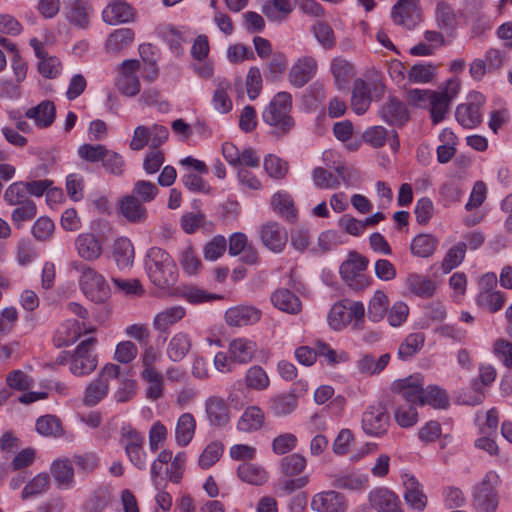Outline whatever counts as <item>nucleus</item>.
<instances>
[{
  "mask_svg": "<svg viewBox=\"0 0 512 512\" xmlns=\"http://www.w3.org/2000/svg\"><path fill=\"white\" fill-rule=\"evenodd\" d=\"M145 270L150 281L158 288L166 289L177 281V267L168 252L152 247L145 256Z\"/></svg>",
  "mask_w": 512,
  "mask_h": 512,
  "instance_id": "obj_1",
  "label": "nucleus"
},
{
  "mask_svg": "<svg viewBox=\"0 0 512 512\" xmlns=\"http://www.w3.org/2000/svg\"><path fill=\"white\" fill-rule=\"evenodd\" d=\"M292 96L290 93L278 92L264 108L263 121L273 128L277 136L289 134L295 127L294 118L291 116Z\"/></svg>",
  "mask_w": 512,
  "mask_h": 512,
  "instance_id": "obj_2",
  "label": "nucleus"
},
{
  "mask_svg": "<svg viewBox=\"0 0 512 512\" xmlns=\"http://www.w3.org/2000/svg\"><path fill=\"white\" fill-rule=\"evenodd\" d=\"M307 466V459L299 453H293L281 458L279 462V473L277 487L285 495L300 490L308 485V475L300 474Z\"/></svg>",
  "mask_w": 512,
  "mask_h": 512,
  "instance_id": "obj_3",
  "label": "nucleus"
},
{
  "mask_svg": "<svg viewBox=\"0 0 512 512\" xmlns=\"http://www.w3.org/2000/svg\"><path fill=\"white\" fill-rule=\"evenodd\" d=\"M70 267L80 274V289L89 300L95 303H103L108 299L110 289L100 273L79 260L72 261Z\"/></svg>",
  "mask_w": 512,
  "mask_h": 512,
  "instance_id": "obj_4",
  "label": "nucleus"
},
{
  "mask_svg": "<svg viewBox=\"0 0 512 512\" xmlns=\"http://www.w3.org/2000/svg\"><path fill=\"white\" fill-rule=\"evenodd\" d=\"M501 479L494 470L485 473L482 480L473 487L472 506L476 512H496L499 505L497 487Z\"/></svg>",
  "mask_w": 512,
  "mask_h": 512,
  "instance_id": "obj_5",
  "label": "nucleus"
},
{
  "mask_svg": "<svg viewBox=\"0 0 512 512\" xmlns=\"http://www.w3.org/2000/svg\"><path fill=\"white\" fill-rule=\"evenodd\" d=\"M120 367L113 363H107L99 372L97 378L92 380L85 388L82 403L87 407H94L108 394L110 382L118 379Z\"/></svg>",
  "mask_w": 512,
  "mask_h": 512,
  "instance_id": "obj_6",
  "label": "nucleus"
},
{
  "mask_svg": "<svg viewBox=\"0 0 512 512\" xmlns=\"http://www.w3.org/2000/svg\"><path fill=\"white\" fill-rule=\"evenodd\" d=\"M368 259L357 252H351L339 269L342 279L355 291H361L370 285L371 279L364 271L368 266Z\"/></svg>",
  "mask_w": 512,
  "mask_h": 512,
  "instance_id": "obj_7",
  "label": "nucleus"
},
{
  "mask_svg": "<svg viewBox=\"0 0 512 512\" xmlns=\"http://www.w3.org/2000/svg\"><path fill=\"white\" fill-rule=\"evenodd\" d=\"M390 415L386 404L378 401L367 406L362 413L361 428L363 432L374 438L384 436L389 429Z\"/></svg>",
  "mask_w": 512,
  "mask_h": 512,
  "instance_id": "obj_8",
  "label": "nucleus"
},
{
  "mask_svg": "<svg viewBox=\"0 0 512 512\" xmlns=\"http://www.w3.org/2000/svg\"><path fill=\"white\" fill-rule=\"evenodd\" d=\"M460 83L456 79L448 80L439 91H432L428 104L434 124L441 122L448 112L451 101L457 96Z\"/></svg>",
  "mask_w": 512,
  "mask_h": 512,
  "instance_id": "obj_9",
  "label": "nucleus"
},
{
  "mask_svg": "<svg viewBox=\"0 0 512 512\" xmlns=\"http://www.w3.org/2000/svg\"><path fill=\"white\" fill-rule=\"evenodd\" d=\"M96 339L91 337L82 341L72 355L70 371L76 376H83L91 373L97 366V360L92 353V347Z\"/></svg>",
  "mask_w": 512,
  "mask_h": 512,
  "instance_id": "obj_10",
  "label": "nucleus"
},
{
  "mask_svg": "<svg viewBox=\"0 0 512 512\" xmlns=\"http://www.w3.org/2000/svg\"><path fill=\"white\" fill-rule=\"evenodd\" d=\"M391 18L396 25L413 29L421 21L419 0H398L392 8Z\"/></svg>",
  "mask_w": 512,
  "mask_h": 512,
  "instance_id": "obj_11",
  "label": "nucleus"
},
{
  "mask_svg": "<svg viewBox=\"0 0 512 512\" xmlns=\"http://www.w3.org/2000/svg\"><path fill=\"white\" fill-rule=\"evenodd\" d=\"M139 67V61L133 59L124 60L120 65V76L116 85L118 90L128 97L135 96L140 92V82L136 75Z\"/></svg>",
  "mask_w": 512,
  "mask_h": 512,
  "instance_id": "obj_12",
  "label": "nucleus"
},
{
  "mask_svg": "<svg viewBox=\"0 0 512 512\" xmlns=\"http://www.w3.org/2000/svg\"><path fill=\"white\" fill-rule=\"evenodd\" d=\"M92 10L89 0H68L64 4L63 13L70 25L78 29H87Z\"/></svg>",
  "mask_w": 512,
  "mask_h": 512,
  "instance_id": "obj_13",
  "label": "nucleus"
},
{
  "mask_svg": "<svg viewBox=\"0 0 512 512\" xmlns=\"http://www.w3.org/2000/svg\"><path fill=\"white\" fill-rule=\"evenodd\" d=\"M310 505L315 512H346L347 510L345 496L334 490L316 493Z\"/></svg>",
  "mask_w": 512,
  "mask_h": 512,
  "instance_id": "obj_14",
  "label": "nucleus"
},
{
  "mask_svg": "<svg viewBox=\"0 0 512 512\" xmlns=\"http://www.w3.org/2000/svg\"><path fill=\"white\" fill-rule=\"evenodd\" d=\"M317 60L312 56H303L290 68L288 79L292 86L301 88L317 73Z\"/></svg>",
  "mask_w": 512,
  "mask_h": 512,
  "instance_id": "obj_15",
  "label": "nucleus"
},
{
  "mask_svg": "<svg viewBox=\"0 0 512 512\" xmlns=\"http://www.w3.org/2000/svg\"><path fill=\"white\" fill-rule=\"evenodd\" d=\"M74 245L78 256L88 262L98 260L103 254V241L91 232L80 233Z\"/></svg>",
  "mask_w": 512,
  "mask_h": 512,
  "instance_id": "obj_16",
  "label": "nucleus"
},
{
  "mask_svg": "<svg viewBox=\"0 0 512 512\" xmlns=\"http://www.w3.org/2000/svg\"><path fill=\"white\" fill-rule=\"evenodd\" d=\"M260 237L264 246L274 253L282 252L288 239L286 229L273 221L261 227Z\"/></svg>",
  "mask_w": 512,
  "mask_h": 512,
  "instance_id": "obj_17",
  "label": "nucleus"
},
{
  "mask_svg": "<svg viewBox=\"0 0 512 512\" xmlns=\"http://www.w3.org/2000/svg\"><path fill=\"white\" fill-rule=\"evenodd\" d=\"M261 315V311L254 306L237 305L227 309L225 321L231 327H242L257 323Z\"/></svg>",
  "mask_w": 512,
  "mask_h": 512,
  "instance_id": "obj_18",
  "label": "nucleus"
},
{
  "mask_svg": "<svg viewBox=\"0 0 512 512\" xmlns=\"http://www.w3.org/2000/svg\"><path fill=\"white\" fill-rule=\"evenodd\" d=\"M135 9L123 0H111L102 12L103 21L109 25L133 21Z\"/></svg>",
  "mask_w": 512,
  "mask_h": 512,
  "instance_id": "obj_19",
  "label": "nucleus"
},
{
  "mask_svg": "<svg viewBox=\"0 0 512 512\" xmlns=\"http://www.w3.org/2000/svg\"><path fill=\"white\" fill-rule=\"evenodd\" d=\"M50 473L60 490H69L75 486V474L71 459L59 458L50 465Z\"/></svg>",
  "mask_w": 512,
  "mask_h": 512,
  "instance_id": "obj_20",
  "label": "nucleus"
},
{
  "mask_svg": "<svg viewBox=\"0 0 512 512\" xmlns=\"http://www.w3.org/2000/svg\"><path fill=\"white\" fill-rule=\"evenodd\" d=\"M118 210L121 216L132 224H143L148 219L146 207L135 195H126L118 203Z\"/></svg>",
  "mask_w": 512,
  "mask_h": 512,
  "instance_id": "obj_21",
  "label": "nucleus"
},
{
  "mask_svg": "<svg viewBox=\"0 0 512 512\" xmlns=\"http://www.w3.org/2000/svg\"><path fill=\"white\" fill-rule=\"evenodd\" d=\"M380 118L394 126H402L409 119L406 105L395 97H389L379 110Z\"/></svg>",
  "mask_w": 512,
  "mask_h": 512,
  "instance_id": "obj_22",
  "label": "nucleus"
},
{
  "mask_svg": "<svg viewBox=\"0 0 512 512\" xmlns=\"http://www.w3.org/2000/svg\"><path fill=\"white\" fill-rule=\"evenodd\" d=\"M369 503L379 512H401L398 496L387 488H377L369 493Z\"/></svg>",
  "mask_w": 512,
  "mask_h": 512,
  "instance_id": "obj_23",
  "label": "nucleus"
},
{
  "mask_svg": "<svg viewBox=\"0 0 512 512\" xmlns=\"http://www.w3.org/2000/svg\"><path fill=\"white\" fill-rule=\"evenodd\" d=\"M405 287L409 293L422 299L433 297L437 291V284L428 276L412 272L405 278Z\"/></svg>",
  "mask_w": 512,
  "mask_h": 512,
  "instance_id": "obj_24",
  "label": "nucleus"
},
{
  "mask_svg": "<svg viewBox=\"0 0 512 512\" xmlns=\"http://www.w3.org/2000/svg\"><path fill=\"white\" fill-rule=\"evenodd\" d=\"M403 485L406 503L417 511H423L427 506L428 499L423 492L421 483L413 475L405 474Z\"/></svg>",
  "mask_w": 512,
  "mask_h": 512,
  "instance_id": "obj_25",
  "label": "nucleus"
},
{
  "mask_svg": "<svg viewBox=\"0 0 512 512\" xmlns=\"http://www.w3.org/2000/svg\"><path fill=\"white\" fill-rule=\"evenodd\" d=\"M205 413L212 426L223 427L230 421V410L225 400L211 396L205 401Z\"/></svg>",
  "mask_w": 512,
  "mask_h": 512,
  "instance_id": "obj_26",
  "label": "nucleus"
},
{
  "mask_svg": "<svg viewBox=\"0 0 512 512\" xmlns=\"http://www.w3.org/2000/svg\"><path fill=\"white\" fill-rule=\"evenodd\" d=\"M397 388L401 397L411 405H422L423 379L420 375L409 376L397 382Z\"/></svg>",
  "mask_w": 512,
  "mask_h": 512,
  "instance_id": "obj_27",
  "label": "nucleus"
},
{
  "mask_svg": "<svg viewBox=\"0 0 512 512\" xmlns=\"http://www.w3.org/2000/svg\"><path fill=\"white\" fill-rule=\"evenodd\" d=\"M256 352V343L247 338H235L228 344V353L238 364H248L254 359Z\"/></svg>",
  "mask_w": 512,
  "mask_h": 512,
  "instance_id": "obj_28",
  "label": "nucleus"
},
{
  "mask_svg": "<svg viewBox=\"0 0 512 512\" xmlns=\"http://www.w3.org/2000/svg\"><path fill=\"white\" fill-rule=\"evenodd\" d=\"M192 339L186 332L179 331L169 340L166 348V355L172 362L182 361L190 352Z\"/></svg>",
  "mask_w": 512,
  "mask_h": 512,
  "instance_id": "obj_29",
  "label": "nucleus"
},
{
  "mask_svg": "<svg viewBox=\"0 0 512 512\" xmlns=\"http://www.w3.org/2000/svg\"><path fill=\"white\" fill-rule=\"evenodd\" d=\"M112 256L116 266L125 270L131 268L134 262V246L127 237H118L113 244Z\"/></svg>",
  "mask_w": 512,
  "mask_h": 512,
  "instance_id": "obj_30",
  "label": "nucleus"
},
{
  "mask_svg": "<svg viewBox=\"0 0 512 512\" xmlns=\"http://www.w3.org/2000/svg\"><path fill=\"white\" fill-rule=\"evenodd\" d=\"M186 315V309L177 305L157 313L153 319V328L160 333H167L170 327L181 321Z\"/></svg>",
  "mask_w": 512,
  "mask_h": 512,
  "instance_id": "obj_31",
  "label": "nucleus"
},
{
  "mask_svg": "<svg viewBox=\"0 0 512 512\" xmlns=\"http://www.w3.org/2000/svg\"><path fill=\"white\" fill-rule=\"evenodd\" d=\"M271 302L275 308L289 314H297L302 309L299 298L286 288H280L273 292Z\"/></svg>",
  "mask_w": 512,
  "mask_h": 512,
  "instance_id": "obj_32",
  "label": "nucleus"
},
{
  "mask_svg": "<svg viewBox=\"0 0 512 512\" xmlns=\"http://www.w3.org/2000/svg\"><path fill=\"white\" fill-rule=\"evenodd\" d=\"M25 116L34 120L38 127L47 128L54 122L56 116L55 105L49 100H44L37 106L28 109Z\"/></svg>",
  "mask_w": 512,
  "mask_h": 512,
  "instance_id": "obj_33",
  "label": "nucleus"
},
{
  "mask_svg": "<svg viewBox=\"0 0 512 512\" xmlns=\"http://www.w3.org/2000/svg\"><path fill=\"white\" fill-rule=\"evenodd\" d=\"M196 431V419L190 412L181 414L175 426V441L181 447H186L193 439Z\"/></svg>",
  "mask_w": 512,
  "mask_h": 512,
  "instance_id": "obj_34",
  "label": "nucleus"
},
{
  "mask_svg": "<svg viewBox=\"0 0 512 512\" xmlns=\"http://www.w3.org/2000/svg\"><path fill=\"white\" fill-rule=\"evenodd\" d=\"M370 86L363 79H356L353 84L351 107L358 114H364L371 103Z\"/></svg>",
  "mask_w": 512,
  "mask_h": 512,
  "instance_id": "obj_35",
  "label": "nucleus"
},
{
  "mask_svg": "<svg viewBox=\"0 0 512 512\" xmlns=\"http://www.w3.org/2000/svg\"><path fill=\"white\" fill-rule=\"evenodd\" d=\"M295 6L296 0H266L262 12L270 21L277 22L286 19Z\"/></svg>",
  "mask_w": 512,
  "mask_h": 512,
  "instance_id": "obj_36",
  "label": "nucleus"
},
{
  "mask_svg": "<svg viewBox=\"0 0 512 512\" xmlns=\"http://www.w3.org/2000/svg\"><path fill=\"white\" fill-rule=\"evenodd\" d=\"M330 68L339 90L344 89L354 76L353 65L343 57L333 58Z\"/></svg>",
  "mask_w": 512,
  "mask_h": 512,
  "instance_id": "obj_37",
  "label": "nucleus"
},
{
  "mask_svg": "<svg viewBox=\"0 0 512 512\" xmlns=\"http://www.w3.org/2000/svg\"><path fill=\"white\" fill-rule=\"evenodd\" d=\"M479 103H463L456 108V119L464 128H474L481 122Z\"/></svg>",
  "mask_w": 512,
  "mask_h": 512,
  "instance_id": "obj_38",
  "label": "nucleus"
},
{
  "mask_svg": "<svg viewBox=\"0 0 512 512\" xmlns=\"http://www.w3.org/2000/svg\"><path fill=\"white\" fill-rule=\"evenodd\" d=\"M389 360L390 355L388 353L382 354L378 359L371 354H364L357 360L356 365L361 374L372 376L383 371Z\"/></svg>",
  "mask_w": 512,
  "mask_h": 512,
  "instance_id": "obj_39",
  "label": "nucleus"
},
{
  "mask_svg": "<svg viewBox=\"0 0 512 512\" xmlns=\"http://www.w3.org/2000/svg\"><path fill=\"white\" fill-rule=\"evenodd\" d=\"M81 336L80 324L76 320H68L63 323L54 336L57 347H66L74 344Z\"/></svg>",
  "mask_w": 512,
  "mask_h": 512,
  "instance_id": "obj_40",
  "label": "nucleus"
},
{
  "mask_svg": "<svg viewBox=\"0 0 512 512\" xmlns=\"http://www.w3.org/2000/svg\"><path fill=\"white\" fill-rule=\"evenodd\" d=\"M438 247V239L431 234H419L410 244V251L415 257L428 258Z\"/></svg>",
  "mask_w": 512,
  "mask_h": 512,
  "instance_id": "obj_41",
  "label": "nucleus"
},
{
  "mask_svg": "<svg viewBox=\"0 0 512 512\" xmlns=\"http://www.w3.org/2000/svg\"><path fill=\"white\" fill-rule=\"evenodd\" d=\"M425 335L422 332L411 333L401 342L397 355L399 359L406 361L419 353L425 343Z\"/></svg>",
  "mask_w": 512,
  "mask_h": 512,
  "instance_id": "obj_42",
  "label": "nucleus"
},
{
  "mask_svg": "<svg viewBox=\"0 0 512 512\" xmlns=\"http://www.w3.org/2000/svg\"><path fill=\"white\" fill-rule=\"evenodd\" d=\"M134 39V32L130 28H120L112 32L106 42L105 48L109 53H118L128 47Z\"/></svg>",
  "mask_w": 512,
  "mask_h": 512,
  "instance_id": "obj_43",
  "label": "nucleus"
},
{
  "mask_svg": "<svg viewBox=\"0 0 512 512\" xmlns=\"http://www.w3.org/2000/svg\"><path fill=\"white\" fill-rule=\"evenodd\" d=\"M264 423V414L256 406L248 407L237 423V428L242 432H252L259 430Z\"/></svg>",
  "mask_w": 512,
  "mask_h": 512,
  "instance_id": "obj_44",
  "label": "nucleus"
},
{
  "mask_svg": "<svg viewBox=\"0 0 512 512\" xmlns=\"http://www.w3.org/2000/svg\"><path fill=\"white\" fill-rule=\"evenodd\" d=\"M477 305L491 313L499 311L505 303V295L498 290H482L476 297Z\"/></svg>",
  "mask_w": 512,
  "mask_h": 512,
  "instance_id": "obj_45",
  "label": "nucleus"
},
{
  "mask_svg": "<svg viewBox=\"0 0 512 512\" xmlns=\"http://www.w3.org/2000/svg\"><path fill=\"white\" fill-rule=\"evenodd\" d=\"M389 298L387 294L381 290L374 293L368 303V318L372 322L381 321L388 312Z\"/></svg>",
  "mask_w": 512,
  "mask_h": 512,
  "instance_id": "obj_46",
  "label": "nucleus"
},
{
  "mask_svg": "<svg viewBox=\"0 0 512 512\" xmlns=\"http://www.w3.org/2000/svg\"><path fill=\"white\" fill-rule=\"evenodd\" d=\"M231 84L226 79H218L217 87L213 94L212 103L219 113H228L232 109V101L228 96Z\"/></svg>",
  "mask_w": 512,
  "mask_h": 512,
  "instance_id": "obj_47",
  "label": "nucleus"
},
{
  "mask_svg": "<svg viewBox=\"0 0 512 512\" xmlns=\"http://www.w3.org/2000/svg\"><path fill=\"white\" fill-rule=\"evenodd\" d=\"M271 205L277 213L288 220H293L296 217V208L294 206L292 197L286 193L279 191L272 196Z\"/></svg>",
  "mask_w": 512,
  "mask_h": 512,
  "instance_id": "obj_48",
  "label": "nucleus"
},
{
  "mask_svg": "<svg viewBox=\"0 0 512 512\" xmlns=\"http://www.w3.org/2000/svg\"><path fill=\"white\" fill-rule=\"evenodd\" d=\"M430 405L436 409H446L449 406L447 392L436 385H430L423 391L422 405Z\"/></svg>",
  "mask_w": 512,
  "mask_h": 512,
  "instance_id": "obj_49",
  "label": "nucleus"
},
{
  "mask_svg": "<svg viewBox=\"0 0 512 512\" xmlns=\"http://www.w3.org/2000/svg\"><path fill=\"white\" fill-rule=\"evenodd\" d=\"M298 405L297 395L284 393L277 395L271 400L270 408L277 416H284L293 412Z\"/></svg>",
  "mask_w": 512,
  "mask_h": 512,
  "instance_id": "obj_50",
  "label": "nucleus"
},
{
  "mask_svg": "<svg viewBox=\"0 0 512 512\" xmlns=\"http://www.w3.org/2000/svg\"><path fill=\"white\" fill-rule=\"evenodd\" d=\"M237 474L242 481L253 485H262L267 480L264 469L247 462L239 465Z\"/></svg>",
  "mask_w": 512,
  "mask_h": 512,
  "instance_id": "obj_51",
  "label": "nucleus"
},
{
  "mask_svg": "<svg viewBox=\"0 0 512 512\" xmlns=\"http://www.w3.org/2000/svg\"><path fill=\"white\" fill-rule=\"evenodd\" d=\"M346 299L334 304L328 314V323L334 330H342L350 324Z\"/></svg>",
  "mask_w": 512,
  "mask_h": 512,
  "instance_id": "obj_52",
  "label": "nucleus"
},
{
  "mask_svg": "<svg viewBox=\"0 0 512 512\" xmlns=\"http://www.w3.org/2000/svg\"><path fill=\"white\" fill-rule=\"evenodd\" d=\"M269 383V377L261 366L254 365L246 371L245 384L248 388L262 391L269 386Z\"/></svg>",
  "mask_w": 512,
  "mask_h": 512,
  "instance_id": "obj_53",
  "label": "nucleus"
},
{
  "mask_svg": "<svg viewBox=\"0 0 512 512\" xmlns=\"http://www.w3.org/2000/svg\"><path fill=\"white\" fill-rule=\"evenodd\" d=\"M49 487V475L47 473H39L25 485L21 493V498L26 500L28 498L37 496L46 492Z\"/></svg>",
  "mask_w": 512,
  "mask_h": 512,
  "instance_id": "obj_54",
  "label": "nucleus"
},
{
  "mask_svg": "<svg viewBox=\"0 0 512 512\" xmlns=\"http://www.w3.org/2000/svg\"><path fill=\"white\" fill-rule=\"evenodd\" d=\"M367 481L366 475L352 473L335 477L332 486L339 489L360 491L365 489Z\"/></svg>",
  "mask_w": 512,
  "mask_h": 512,
  "instance_id": "obj_55",
  "label": "nucleus"
},
{
  "mask_svg": "<svg viewBox=\"0 0 512 512\" xmlns=\"http://www.w3.org/2000/svg\"><path fill=\"white\" fill-rule=\"evenodd\" d=\"M466 246L462 243H457L452 246L445 254L441 268L444 273H449L452 269L458 267L465 258Z\"/></svg>",
  "mask_w": 512,
  "mask_h": 512,
  "instance_id": "obj_56",
  "label": "nucleus"
},
{
  "mask_svg": "<svg viewBox=\"0 0 512 512\" xmlns=\"http://www.w3.org/2000/svg\"><path fill=\"white\" fill-rule=\"evenodd\" d=\"M36 214V204L30 200L16 205V208L11 213V220L17 228H21L24 222L32 220Z\"/></svg>",
  "mask_w": 512,
  "mask_h": 512,
  "instance_id": "obj_57",
  "label": "nucleus"
},
{
  "mask_svg": "<svg viewBox=\"0 0 512 512\" xmlns=\"http://www.w3.org/2000/svg\"><path fill=\"white\" fill-rule=\"evenodd\" d=\"M312 32L318 43L330 50L336 44V37L332 27L326 22H318L312 27Z\"/></svg>",
  "mask_w": 512,
  "mask_h": 512,
  "instance_id": "obj_58",
  "label": "nucleus"
},
{
  "mask_svg": "<svg viewBox=\"0 0 512 512\" xmlns=\"http://www.w3.org/2000/svg\"><path fill=\"white\" fill-rule=\"evenodd\" d=\"M36 431L43 436H59L62 433V427L59 419L53 415L41 416L35 424Z\"/></svg>",
  "mask_w": 512,
  "mask_h": 512,
  "instance_id": "obj_59",
  "label": "nucleus"
},
{
  "mask_svg": "<svg viewBox=\"0 0 512 512\" xmlns=\"http://www.w3.org/2000/svg\"><path fill=\"white\" fill-rule=\"evenodd\" d=\"M158 192L159 189L156 184L147 180H138L135 182L130 195H135V199L142 203H149L156 198Z\"/></svg>",
  "mask_w": 512,
  "mask_h": 512,
  "instance_id": "obj_60",
  "label": "nucleus"
},
{
  "mask_svg": "<svg viewBox=\"0 0 512 512\" xmlns=\"http://www.w3.org/2000/svg\"><path fill=\"white\" fill-rule=\"evenodd\" d=\"M264 169L273 179H283L288 173V163L281 158L269 154L264 159Z\"/></svg>",
  "mask_w": 512,
  "mask_h": 512,
  "instance_id": "obj_61",
  "label": "nucleus"
},
{
  "mask_svg": "<svg viewBox=\"0 0 512 512\" xmlns=\"http://www.w3.org/2000/svg\"><path fill=\"white\" fill-rule=\"evenodd\" d=\"M27 188L25 182H14L7 187L4 192V200L11 206L23 204L31 199L27 196Z\"/></svg>",
  "mask_w": 512,
  "mask_h": 512,
  "instance_id": "obj_62",
  "label": "nucleus"
},
{
  "mask_svg": "<svg viewBox=\"0 0 512 512\" xmlns=\"http://www.w3.org/2000/svg\"><path fill=\"white\" fill-rule=\"evenodd\" d=\"M223 445L221 442L214 441L209 443L200 454L198 463L203 469L213 466L222 456Z\"/></svg>",
  "mask_w": 512,
  "mask_h": 512,
  "instance_id": "obj_63",
  "label": "nucleus"
},
{
  "mask_svg": "<svg viewBox=\"0 0 512 512\" xmlns=\"http://www.w3.org/2000/svg\"><path fill=\"white\" fill-rule=\"evenodd\" d=\"M101 162L103 168L110 174L120 176L124 172L125 161L119 153L113 150L107 148Z\"/></svg>",
  "mask_w": 512,
  "mask_h": 512,
  "instance_id": "obj_64",
  "label": "nucleus"
}]
</instances>
